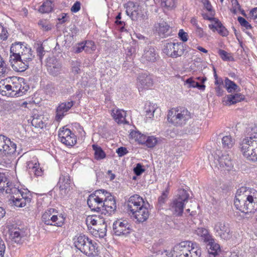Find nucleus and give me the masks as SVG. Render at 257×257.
<instances>
[{
	"label": "nucleus",
	"mask_w": 257,
	"mask_h": 257,
	"mask_svg": "<svg viewBox=\"0 0 257 257\" xmlns=\"http://www.w3.org/2000/svg\"><path fill=\"white\" fill-rule=\"evenodd\" d=\"M189 196L186 190L183 189L179 191L177 196L173 199L170 205V209L174 215L177 216H182L184 204L188 201Z\"/></svg>",
	"instance_id": "obj_7"
},
{
	"label": "nucleus",
	"mask_w": 257,
	"mask_h": 257,
	"mask_svg": "<svg viewBox=\"0 0 257 257\" xmlns=\"http://www.w3.org/2000/svg\"><path fill=\"white\" fill-rule=\"evenodd\" d=\"M73 104L74 102L73 101L64 102L60 103L56 109V120L57 121L61 120Z\"/></svg>",
	"instance_id": "obj_17"
},
{
	"label": "nucleus",
	"mask_w": 257,
	"mask_h": 257,
	"mask_svg": "<svg viewBox=\"0 0 257 257\" xmlns=\"http://www.w3.org/2000/svg\"><path fill=\"white\" fill-rule=\"evenodd\" d=\"M207 244L208 254L207 257H219L220 252V245L215 242L214 240L211 238Z\"/></svg>",
	"instance_id": "obj_25"
},
{
	"label": "nucleus",
	"mask_w": 257,
	"mask_h": 257,
	"mask_svg": "<svg viewBox=\"0 0 257 257\" xmlns=\"http://www.w3.org/2000/svg\"><path fill=\"white\" fill-rule=\"evenodd\" d=\"M137 85L139 91L150 89L154 85V80L151 75L147 72L140 73L137 77Z\"/></svg>",
	"instance_id": "obj_11"
},
{
	"label": "nucleus",
	"mask_w": 257,
	"mask_h": 257,
	"mask_svg": "<svg viewBox=\"0 0 257 257\" xmlns=\"http://www.w3.org/2000/svg\"><path fill=\"white\" fill-rule=\"evenodd\" d=\"M214 230L217 235L221 239L228 240L232 236L229 224L224 221L216 222L214 226Z\"/></svg>",
	"instance_id": "obj_10"
},
{
	"label": "nucleus",
	"mask_w": 257,
	"mask_h": 257,
	"mask_svg": "<svg viewBox=\"0 0 257 257\" xmlns=\"http://www.w3.org/2000/svg\"><path fill=\"white\" fill-rule=\"evenodd\" d=\"M185 82L189 85V87L198 88L200 90H204L205 85L204 84H200L199 82L195 81L192 78L187 79Z\"/></svg>",
	"instance_id": "obj_51"
},
{
	"label": "nucleus",
	"mask_w": 257,
	"mask_h": 257,
	"mask_svg": "<svg viewBox=\"0 0 257 257\" xmlns=\"http://www.w3.org/2000/svg\"><path fill=\"white\" fill-rule=\"evenodd\" d=\"M27 47L21 42H16L13 44L11 47V53L12 54L10 57H16V56L20 55L21 52L23 51Z\"/></svg>",
	"instance_id": "obj_29"
},
{
	"label": "nucleus",
	"mask_w": 257,
	"mask_h": 257,
	"mask_svg": "<svg viewBox=\"0 0 257 257\" xmlns=\"http://www.w3.org/2000/svg\"><path fill=\"white\" fill-rule=\"evenodd\" d=\"M59 184L62 194L66 195L70 190V180L68 174L60 177Z\"/></svg>",
	"instance_id": "obj_24"
},
{
	"label": "nucleus",
	"mask_w": 257,
	"mask_h": 257,
	"mask_svg": "<svg viewBox=\"0 0 257 257\" xmlns=\"http://www.w3.org/2000/svg\"><path fill=\"white\" fill-rule=\"evenodd\" d=\"M146 205L143 198L139 195L135 194L130 197V211L131 213Z\"/></svg>",
	"instance_id": "obj_23"
},
{
	"label": "nucleus",
	"mask_w": 257,
	"mask_h": 257,
	"mask_svg": "<svg viewBox=\"0 0 257 257\" xmlns=\"http://www.w3.org/2000/svg\"><path fill=\"white\" fill-rule=\"evenodd\" d=\"M41 117L42 116L39 115L34 116L31 121L32 124L35 127L42 128L43 127V122L41 119Z\"/></svg>",
	"instance_id": "obj_54"
},
{
	"label": "nucleus",
	"mask_w": 257,
	"mask_h": 257,
	"mask_svg": "<svg viewBox=\"0 0 257 257\" xmlns=\"http://www.w3.org/2000/svg\"><path fill=\"white\" fill-rule=\"evenodd\" d=\"M106 199L104 201V207L102 209L101 213L105 215H110L114 213L116 209V205L114 197L107 191Z\"/></svg>",
	"instance_id": "obj_15"
},
{
	"label": "nucleus",
	"mask_w": 257,
	"mask_h": 257,
	"mask_svg": "<svg viewBox=\"0 0 257 257\" xmlns=\"http://www.w3.org/2000/svg\"><path fill=\"white\" fill-rule=\"evenodd\" d=\"M191 118L190 112L184 107L173 108L167 115L168 121L175 126H183Z\"/></svg>",
	"instance_id": "obj_5"
},
{
	"label": "nucleus",
	"mask_w": 257,
	"mask_h": 257,
	"mask_svg": "<svg viewBox=\"0 0 257 257\" xmlns=\"http://www.w3.org/2000/svg\"><path fill=\"white\" fill-rule=\"evenodd\" d=\"M174 43H167L163 49V52L168 56L173 58V54L175 49Z\"/></svg>",
	"instance_id": "obj_49"
},
{
	"label": "nucleus",
	"mask_w": 257,
	"mask_h": 257,
	"mask_svg": "<svg viewBox=\"0 0 257 257\" xmlns=\"http://www.w3.org/2000/svg\"><path fill=\"white\" fill-rule=\"evenodd\" d=\"M106 193L107 191L99 189L95 191L88 196L87 204L91 210L101 212L104 207V201L106 199Z\"/></svg>",
	"instance_id": "obj_6"
},
{
	"label": "nucleus",
	"mask_w": 257,
	"mask_h": 257,
	"mask_svg": "<svg viewBox=\"0 0 257 257\" xmlns=\"http://www.w3.org/2000/svg\"><path fill=\"white\" fill-rule=\"evenodd\" d=\"M196 35L200 38H206L208 39L209 36L208 35L203 31V29L200 27H197V29H195Z\"/></svg>",
	"instance_id": "obj_58"
},
{
	"label": "nucleus",
	"mask_w": 257,
	"mask_h": 257,
	"mask_svg": "<svg viewBox=\"0 0 257 257\" xmlns=\"http://www.w3.org/2000/svg\"><path fill=\"white\" fill-rule=\"evenodd\" d=\"M54 5L51 1L47 0L40 7L38 11L42 14L49 13L52 12Z\"/></svg>",
	"instance_id": "obj_38"
},
{
	"label": "nucleus",
	"mask_w": 257,
	"mask_h": 257,
	"mask_svg": "<svg viewBox=\"0 0 257 257\" xmlns=\"http://www.w3.org/2000/svg\"><path fill=\"white\" fill-rule=\"evenodd\" d=\"M85 52L87 53H91L95 50V46L93 42L91 41H86L84 42Z\"/></svg>",
	"instance_id": "obj_53"
},
{
	"label": "nucleus",
	"mask_w": 257,
	"mask_h": 257,
	"mask_svg": "<svg viewBox=\"0 0 257 257\" xmlns=\"http://www.w3.org/2000/svg\"><path fill=\"white\" fill-rule=\"evenodd\" d=\"M133 171L136 176H140L145 171V169L141 164L138 163L134 168Z\"/></svg>",
	"instance_id": "obj_57"
},
{
	"label": "nucleus",
	"mask_w": 257,
	"mask_h": 257,
	"mask_svg": "<svg viewBox=\"0 0 257 257\" xmlns=\"http://www.w3.org/2000/svg\"><path fill=\"white\" fill-rule=\"evenodd\" d=\"M154 28L159 35L162 37L166 38L170 36L171 33L170 26L163 21L155 24Z\"/></svg>",
	"instance_id": "obj_20"
},
{
	"label": "nucleus",
	"mask_w": 257,
	"mask_h": 257,
	"mask_svg": "<svg viewBox=\"0 0 257 257\" xmlns=\"http://www.w3.org/2000/svg\"><path fill=\"white\" fill-rule=\"evenodd\" d=\"M209 21H214L215 24H217V30L218 33L223 37L227 36L228 35V31L223 26L220 21L216 18H208Z\"/></svg>",
	"instance_id": "obj_39"
},
{
	"label": "nucleus",
	"mask_w": 257,
	"mask_h": 257,
	"mask_svg": "<svg viewBox=\"0 0 257 257\" xmlns=\"http://www.w3.org/2000/svg\"><path fill=\"white\" fill-rule=\"evenodd\" d=\"M224 85L228 92L235 91L239 88V87L233 81H231L227 77L225 78L224 80Z\"/></svg>",
	"instance_id": "obj_47"
},
{
	"label": "nucleus",
	"mask_w": 257,
	"mask_h": 257,
	"mask_svg": "<svg viewBox=\"0 0 257 257\" xmlns=\"http://www.w3.org/2000/svg\"><path fill=\"white\" fill-rule=\"evenodd\" d=\"M38 25L41 29L46 31H48L51 29L49 23L46 20H40L38 22Z\"/></svg>",
	"instance_id": "obj_56"
},
{
	"label": "nucleus",
	"mask_w": 257,
	"mask_h": 257,
	"mask_svg": "<svg viewBox=\"0 0 257 257\" xmlns=\"http://www.w3.org/2000/svg\"><path fill=\"white\" fill-rule=\"evenodd\" d=\"M6 194L18 195L23 203H25V205L27 202L29 203L31 201V195L29 192L21 191L15 186L11 189L8 188L6 190Z\"/></svg>",
	"instance_id": "obj_19"
},
{
	"label": "nucleus",
	"mask_w": 257,
	"mask_h": 257,
	"mask_svg": "<svg viewBox=\"0 0 257 257\" xmlns=\"http://www.w3.org/2000/svg\"><path fill=\"white\" fill-rule=\"evenodd\" d=\"M29 172L31 174H33L36 176H41L43 174L42 170L39 167V164L29 162L27 164Z\"/></svg>",
	"instance_id": "obj_33"
},
{
	"label": "nucleus",
	"mask_w": 257,
	"mask_h": 257,
	"mask_svg": "<svg viewBox=\"0 0 257 257\" xmlns=\"http://www.w3.org/2000/svg\"><path fill=\"white\" fill-rule=\"evenodd\" d=\"M218 53L223 61H233L234 60V58L230 53H228L223 50L219 49Z\"/></svg>",
	"instance_id": "obj_52"
},
{
	"label": "nucleus",
	"mask_w": 257,
	"mask_h": 257,
	"mask_svg": "<svg viewBox=\"0 0 257 257\" xmlns=\"http://www.w3.org/2000/svg\"><path fill=\"white\" fill-rule=\"evenodd\" d=\"M11 195V196L10 199V201L11 202V204L19 207H23L25 206V203H23V201H22L18 195Z\"/></svg>",
	"instance_id": "obj_46"
},
{
	"label": "nucleus",
	"mask_w": 257,
	"mask_h": 257,
	"mask_svg": "<svg viewBox=\"0 0 257 257\" xmlns=\"http://www.w3.org/2000/svg\"><path fill=\"white\" fill-rule=\"evenodd\" d=\"M14 186L11 184H9L8 180L7 175L5 173L0 172V192L6 193V190L8 188L11 189Z\"/></svg>",
	"instance_id": "obj_30"
},
{
	"label": "nucleus",
	"mask_w": 257,
	"mask_h": 257,
	"mask_svg": "<svg viewBox=\"0 0 257 257\" xmlns=\"http://www.w3.org/2000/svg\"><path fill=\"white\" fill-rule=\"evenodd\" d=\"M251 127L246 128V136L240 144L243 156L248 160L257 161V133Z\"/></svg>",
	"instance_id": "obj_2"
},
{
	"label": "nucleus",
	"mask_w": 257,
	"mask_h": 257,
	"mask_svg": "<svg viewBox=\"0 0 257 257\" xmlns=\"http://www.w3.org/2000/svg\"><path fill=\"white\" fill-rule=\"evenodd\" d=\"M132 8V13L130 15V18L133 21H137L142 18L144 14L141 10V7L137 4L130 1V9Z\"/></svg>",
	"instance_id": "obj_26"
},
{
	"label": "nucleus",
	"mask_w": 257,
	"mask_h": 257,
	"mask_svg": "<svg viewBox=\"0 0 257 257\" xmlns=\"http://www.w3.org/2000/svg\"><path fill=\"white\" fill-rule=\"evenodd\" d=\"M83 50L85 51L84 42L78 43L73 47V51L75 53H79Z\"/></svg>",
	"instance_id": "obj_61"
},
{
	"label": "nucleus",
	"mask_w": 257,
	"mask_h": 257,
	"mask_svg": "<svg viewBox=\"0 0 257 257\" xmlns=\"http://www.w3.org/2000/svg\"><path fill=\"white\" fill-rule=\"evenodd\" d=\"M92 148L94 151V158L97 160L104 159L106 157V154L102 148L97 145H93Z\"/></svg>",
	"instance_id": "obj_42"
},
{
	"label": "nucleus",
	"mask_w": 257,
	"mask_h": 257,
	"mask_svg": "<svg viewBox=\"0 0 257 257\" xmlns=\"http://www.w3.org/2000/svg\"><path fill=\"white\" fill-rule=\"evenodd\" d=\"M141 141L142 144H145L148 148L154 147L158 143V139L154 136H148L144 135V138H142Z\"/></svg>",
	"instance_id": "obj_36"
},
{
	"label": "nucleus",
	"mask_w": 257,
	"mask_h": 257,
	"mask_svg": "<svg viewBox=\"0 0 257 257\" xmlns=\"http://www.w3.org/2000/svg\"><path fill=\"white\" fill-rule=\"evenodd\" d=\"M8 38V32L5 28L0 24V39L6 40Z\"/></svg>",
	"instance_id": "obj_62"
},
{
	"label": "nucleus",
	"mask_w": 257,
	"mask_h": 257,
	"mask_svg": "<svg viewBox=\"0 0 257 257\" xmlns=\"http://www.w3.org/2000/svg\"><path fill=\"white\" fill-rule=\"evenodd\" d=\"M162 7L172 8L175 6V0H161Z\"/></svg>",
	"instance_id": "obj_59"
},
{
	"label": "nucleus",
	"mask_w": 257,
	"mask_h": 257,
	"mask_svg": "<svg viewBox=\"0 0 257 257\" xmlns=\"http://www.w3.org/2000/svg\"><path fill=\"white\" fill-rule=\"evenodd\" d=\"M16 144L7 137L0 135V155H12L16 151Z\"/></svg>",
	"instance_id": "obj_9"
},
{
	"label": "nucleus",
	"mask_w": 257,
	"mask_h": 257,
	"mask_svg": "<svg viewBox=\"0 0 257 257\" xmlns=\"http://www.w3.org/2000/svg\"><path fill=\"white\" fill-rule=\"evenodd\" d=\"M113 231L116 236L126 237L128 234V222L125 219H119L113 224Z\"/></svg>",
	"instance_id": "obj_14"
},
{
	"label": "nucleus",
	"mask_w": 257,
	"mask_h": 257,
	"mask_svg": "<svg viewBox=\"0 0 257 257\" xmlns=\"http://www.w3.org/2000/svg\"><path fill=\"white\" fill-rule=\"evenodd\" d=\"M234 204L237 209L245 214L254 213L257 223V191L242 186L237 190Z\"/></svg>",
	"instance_id": "obj_1"
},
{
	"label": "nucleus",
	"mask_w": 257,
	"mask_h": 257,
	"mask_svg": "<svg viewBox=\"0 0 257 257\" xmlns=\"http://www.w3.org/2000/svg\"><path fill=\"white\" fill-rule=\"evenodd\" d=\"M168 191L165 190L163 191L161 195L158 199V203L160 206H162L164 204L168 199Z\"/></svg>",
	"instance_id": "obj_55"
},
{
	"label": "nucleus",
	"mask_w": 257,
	"mask_h": 257,
	"mask_svg": "<svg viewBox=\"0 0 257 257\" xmlns=\"http://www.w3.org/2000/svg\"><path fill=\"white\" fill-rule=\"evenodd\" d=\"M126 112L123 110H112L111 115L118 123H127L125 120Z\"/></svg>",
	"instance_id": "obj_27"
},
{
	"label": "nucleus",
	"mask_w": 257,
	"mask_h": 257,
	"mask_svg": "<svg viewBox=\"0 0 257 257\" xmlns=\"http://www.w3.org/2000/svg\"><path fill=\"white\" fill-rule=\"evenodd\" d=\"M0 93L5 96H14V92H12V86L7 81V79L0 81Z\"/></svg>",
	"instance_id": "obj_28"
},
{
	"label": "nucleus",
	"mask_w": 257,
	"mask_h": 257,
	"mask_svg": "<svg viewBox=\"0 0 257 257\" xmlns=\"http://www.w3.org/2000/svg\"><path fill=\"white\" fill-rule=\"evenodd\" d=\"M11 155H0V169H4L11 166Z\"/></svg>",
	"instance_id": "obj_41"
},
{
	"label": "nucleus",
	"mask_w": 257,
	"mask_h": 257,
	"mask_svg": "<svg viewBox=\"0 0 257 257\" xmlns=\"http://www.w3.org/2000/svg\"><path fill=\"white\" fill-rule=\"evenodd\" d=\"M10 69L8 67L6 61L0 55V78L5 77L7 75Z\"/></svg>",
	"instance_id": "obj_45"
},
{
	"label": "nucleus",
	"mask_w": 257,
	"mask_h": 257,
	"mask_svg": "<svg viewBox=\"0 0 257 257\" xmlns=\"http://www.w3.org/2000/svg\"><path fill=\"white\" fill-rule=\"evenodd\" d=\"M201 250L195 242L182 241L176 244L171 251L173 257H200Z\"/></svg>",
	"instance_id": "obj_3"
},
{
	"label": "nucleus",
	"mask_w": 257,
	"mask_h": 257,
	"mask_svg": "<svg viewBox=\"0 0 257 257\" xmlns=\"http://www.w3.org/2000/svg\"><path fill=\"white\" fill-rule=\"evenodd\" d=\"M178 36L180 40L183 42H186L188 40V34L182 29L179 30Z\"/></svg>",
	"instance_id": "obj_64"
},
{
	"label": "nucleus",
	"mask_w": 257,
	"mask_h": 257,
	"mask_svg": "<svg viewBox=\"0 0 257 257\" xmlns=\"http://www.w3.org/2000/svg\"><path fill=\"white\" fill-rule=\"evenodd\" d=\"M75 246L88 256L98 254L97 244L85 235H79L74 241Z\"/></svg>",
	"instance_id": "obj_4"
},
{
	"label": "nucleus",
	"mask_w": 257,
	"mask_h": 257,
	"mask_svg": "<svg viewBox=\"0 0 257 257\" xmlns=\"http://www.w3.org/2000/svg\"><path fill=\"white\" fill-rule=\"evenodd\" d=\"M220 154L221 152L218 151L214 155L215 159L218 162V164H216L218 168L224 170H230L233 165L229 154H225L220 156Z\"/></svg>",
	"instance_id": "obj_13"
},
{
	"label": "nucleus",
	"mask_w": 257,
	"mask_h": 257,
	"mask_svg": "<svg viewBox=\"0 0 257 257\" xmlns=\"http://www.w3.org/2000/svg\"><path fill=\"white\" fill-rule=\"evenodd\" d=\"M99 223L94 229L97 231L96 234H97L99 237L102 238L106 234L107 225L104 219L101 220L99 219Z\"/></svg>",
	"instance_id": "obj_35"
},
{
	"label": "nucleus",
	"mask_w": 257,
	"mask_h": 257,
	"mask_svg": "<svg viewBox=\"0 0 257 257\" xmlns=\"http://www.w3.org/2000/svg\"><path fill=\"white\" fill-rule=\"evenodd\" d=\"M156 105L151 104V103H146L145 107L146 116L148 118H152L154 116V113L156 109Z\"/></svg>",
	"instance_id": "obj_48"
},
{
	"label": "nucleus",
	"mask_w": 257,
	"mask_h": 257,
	"mask_svg": "<svg viewBox=\"0 0 257 257\" xmlns=\"http://www.w3.org/2000/svg\"><path fill=\"white\" fill-rule=\"evenodd\" d=\"M158 57V55L153 47L148 46L145 48L142 56L144 62H154Z\"/></svg>",
	"instance_id": "obj_22"
},
{
	"label": "nucleus",
	"mask_w": 257,
	"mask_h": 257,
	"mask_svg": "<svg viewBox=\"0 0 257 257\" xmlns=\"http://www.w3.org/2000/svg\"><path fill=\"white\" fill-rule=\"evenodd\" d=\"M16 57L18 58L21 59V60L27 62L29 64L30 62L34 59V55L33 54L31 48L27 47L23 50L20 55L16 56Z\"/></svg>",
	"instance_id": "obj_31"
},
{
	"label": "nucleus",
	"mask_w": 257,
	"mask_h": 257,
	"mask_svg": "<svg viewBox=\"0 0 257 257\" xmlns=\"http://www.w3.org/2000/svg\"><path fill=\"white\" fill-rule=\"evenodd\" d=\"M132 213L136 219V222L139 223L146 221L149 216V212L146 205L134 211Z\"/></svg>",
	"instance_id": "obj_18"
},
{
	"label": "nucleus",
	"mask_w": 257,
	"mask_h": 257,
	"mask_svg": "<svg viewBox=\"0 0 257 257\" xmlns=\"http://www.w3.org/2000/svg\"><path fill=\"white\" fill-rule=\"evenodd\" d=\"M237 20L242 27H245L247 29H250L251 28V25L243 18L241 17H238L237 18Z\"/></svg>",
	"instance_id": "obj_60"
},
{
	"label": "nucleus",
	"mask_w": 257,
	"mask_h": 257,
	"mask_svg": "<svg viewBox=\"0 0 257 257\" xmlns=\"http://www.w3.org/2000/svg\"><path fill=\"white\" fill-rule=\"evenodd\" d=\"M11 239L17 243H21L22 238L24 237L23 232L19 228H14L10 230Z\"/></svg>",
	"instance_id": "obj_32"
},
{
	"label": "nucleus",
	"mask_w": 257,
	"mask_h": 257,
	"mask_svg": "<svg viewBox=\"0 0 257 257\" xmlns=\"http://www.w3.org/2000/svg\"><path fill=\"white\" fill-rule=\"evenodd\" d=\"M10 61L13 69L18 72H24L29 67V64L17 57H10Z\"/></svg>",
	"instance_id": "obj_21"
},
{
	"label": "nucleus",
	"mask_w": 257,
	"mask_h": 257,
	"mask_svg": "<svg viewBox=\"0 0 257 257\" xmlns=\"http://www.w3.org/2000/svg\"><path fill=\"white\" fill-rule=\"evenodd\" d=\"M52 64L48 65V70L52 75L56 76L60 71L61 64L56 60H52Z\"/></svg>",
	"instance_id": "obj_37"
},
{
	"label": "nucleus",
	"mask_w": 257,
	"mask_h": 257,
	"mask_svg": "<svg viewBox=\"0 0 257 257\" xmlns=\"http://www.w3.org/2000/svg\"><path fill=\"white\" fill-rule=\"evenodd\" d=\"M131 132L130 133V137L132 139H134L136 142H138L139 144H141L142 138H144V135L142 134L138 131H134L131 129Z\"/></svg>",
	"instance_id": "obj_50"
},
{
	"label": "nucleus",
	"mask_w": 257,
	"mask_h": 257,
	"mask_svg": "<svg viewBox=\"0 0 257 257\" xmlns=\"http://www.w3.org/2000/svg\"><path fill=\"white\" fill-rule=\"evenodd\" d=\"M202 3H203L204 7L205 9L209 12L210 15L212 16H214L215 13L212 9V6L208 0H206L205 1H203Z\"/></svg>",
	"instance_id": "obj_63"
},
{
	"label": "nucleus",
	"mask_w": 257,
	"mask_h": 257,
	"mask_svg": "<svg viewBox=\"0 0 257 257\" xmlns=\"http://www.w3.org/2000/svg\"><path fill=\"white\" fill-rule=\"evenodd\" d=\"M221 141L222 147L224 149L231 148L234 144V140L230 135L223 137Z\"/></svg>",
	"instance_id": "obj_43"
},
{
	"label": "nucleus",
	"mask_w": 257,
	"mask_h": 257,
	"mask_svg": "<svg viewBox=\"0 0 257 257\" xmlns=\"http://www.w3.org/2000/svg\"><path fill=\"white\" fill-rule=\"evenodd\" d=\"M194 233L203 238L205 241H209L211 238L208 230L203 227H198L195 230Z\"/></svg>",
	"instance_id": "obj_40"
},
{
	"label": "nucleus",
	"mask_w": 257,
	"mask_h": 257,
	"mask_svg": "<svg viewBox=\"0 0 257 257\" xmlns=\"http://www.w3.org/2000/svg\"><path fill=\"white\" fill-rule=\"evenodd\" d=\"M244 98V96L240 93L229 94L227 96V100L225 103L227 105H230L243 100Z\"/></svg>",
	"instance_id": "obj_34"
},
{
	"label": "nucleus",
	"mask_w": 257,
	"mask_h": 257,
	"mask_svg": "<svg viewBox=\"0 0 257 257\" xmlns=\"http://www.w3.org/2000/svg\"><path fill=\"white\" fill-rule=\"evenodd\" d=\"M24 78L17 77L7 78V82L10 83L12 86V92H14V96L19 94L21 92L23 93L26 91V89L24 88V86H22V83L24 84Z\"/></svg>",
	"instance_id": "obj_16"
},
{
	"label": "nucleus",
	"mask_w": 257,
	"mask_h": 257,
	"mask_svg": "<svg viewBox=\"0 0 257 257\" xmlns=\"http://www.w3.org/2000/svg\"><path fill=\"white\" fill-rule=\"evenodd\" d=\"M185 50V47L182 43H175L173 58H177L181 56L184 54Z\"/></svg>",
	"instance_id": "obj_44"
},
{
	"label": "nucleus",
	"mask_w": 257,
	"mask_h": 257,
	"mask_svg": "<svg viewBox=\"0 0 257 257\" xmlns=\"http://www.w3.org/2000/svg\"><path fill=\"white\" fill-rule=\"evenodd\" d=\"M60 141L67 146H73L76 143L75 135L67 128L63 127L60 130L58 134Z\"/></svg>",
	"instance_id": "obj_12"
},
{
	"label": "nucleus",
	"mask_w": 257,
	"mask_h": 257,
	"mask_svg": "<svg viewBox=\"0 0 257 257\" xmlns=\"http://www.w3.org/2000/svg\"><path fill=\"white\" fill-rule=\"evenodd\" d=\"M65 218L54 208H48L43 214L42 220L45 224L61 227L64 224Z\"/></svg>",
	"instance_id": "obj_8"
}]
</instances>
